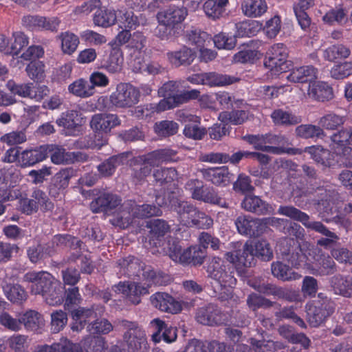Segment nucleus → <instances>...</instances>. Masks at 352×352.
I'll list each match as a JSON object with an SVG mask.
<instances>
[{
	"label": "nucleus",
	"mask_w": 352,
	"mask_h": 352,
	"mask_svg": "<svg viewBox=\"0 0 352 352\" xmlns=\"http://www.w3.org/2000/svg\"><path fill=\"white\" fill-rule=\"evenodd\" d=\"M23 281L32 283V293L41 295L47 304L55 305L63 301L60 284L50 274L30 272L24 275Z\"/></svg>",
	"instance_id": "nucleus-1"
},
{
	"label": "nucleus",
	"mask_w": 352,
	"mask_h": 352,
	"mask_svg": "<svg viewBox=\"0 0 352 352\" xmlns=\"http://www.w3.org/2000/svg\"><path fill=\"white\" fill-rule=\"evenodd\" d=\"M206 269L208 277L213 279L224 288L225 291L220 294V298L222 300H232L234 298L232 287L236 283V279L234 276V268L229 265H226L221 258L214 256L209 259Z\"/></svg>",
	"instance_id": "nucleus-2"
},
{
	"label": "nucleus",
	"mask_w": 352,
	"mask_h": 352,
	"mask_svg": "<svg viewBox=\"0 0 352 352\" xmlns=\"http://www.w3.org/2000/svg\"><path fill=\"white\" fill-rule=\"evenodd\" d=\"M162 278L160 274H157L148 267L143 272V285L135 282H120L113 287V289L122 294L131 303L138 305L140 302L141 296L148 294L149 287L162 284Z\"/></svg>",
	"instance_id": "nucleus-3"
},
{
	"label": "nucleus",
	"mask_w": 352,
	"mask_h": 352,
	"mask_svg": "<svg viewBox=\"0 0 352 352\" xmlns=\"http://www.w3.org/2000/svg\"><path fill=\"white\" fill-rule=\"evenodd\" d=\"M121 120L116 114L100 113L94 114L90 120V127L96 133L94 141L88 147L100 149L107 144V134L120 125Z\"/></svg>",
	"instance_id": "nucleus-4"
},
{
	"label": "nucleus",
	"mask_w": 352,
	"mask_h": 352,
	"mask_svg": "<svg viewBox=\"0 0 352 352\" xmlns=\"http://www.w3.org/2000/svg\"><path fill=\"white\" fill-rule=\"evenodd\" d=\"M121 325L126 330L123 346L129 352H144L147 347L145 331L135 322L122 320Z\"/></svg>",
	"instance_id": "nucleus-5"
},
{
	"label": "nucleus",
	"mask_w": 352,
	"mask_h": 352,
	"mask_svg": "<svg viewBox=\"0 0 352 352\" xmlns=\"http://www.w3.org/2000/svg\"><path fill=\"white\" fill-rule=\"evenodd\" d=\"M140 96V91L135 87L129 83L121 82L110 95L109 102L116 109H127L136 104Z\"/></svg>",
	"instance_id": "nucleus-6"
},
{
	"label": "nucleus",
	"mask_w": 352,
	"mask_h": 352,
	"mask_svg": "<svg viewBox=\"0 0 352 352\" xmlns=\"http://www.w3.org/2000/svg\"><path fill=\"white\" fill-rule=\"evenodd\" d=\"M278 213L301 222L305 227L312 229L327 237H335L336 234L329 231L319 221H309V217L306 213L293 206H280Z\"/></svg>",
	"instance_id": "nucleus-7"
},
{
	"label": "nucleus",
	"mask_w": 352,
	"mask_h": 352,
	"mask_svg": "<svg viewBox=\"0 0 352 352\" xmlns=\"http://www.w3.org/2000/svg\"><path fill=\"white\" fill-rule=\"evenodd\" d=\"M234 247L235 250L225 254V258L233 264L235 267H250L254 263L252 243L246 242L243 245L237 242L234 243Z\"/></svg>",
	"instance_id": "nucleus-8"
},
{
	"label": "nucleus",
	"mask_w": 352,
	"mask_h": 352,
	"mask_svg": "<svg viewBox=\"0 0 352 352\" xmlns=\"http://www.w3.org/2000/svg\"><path fill=\"white\" fill-rule=\"evenodd\" d=\"M131 213L133 216L138 218H146L152 216H160L162 211L155 206L148 204L137 206L134 202L129 201L125 204L124 209L120 217L123 226H125V224L128 226L133 223L130 217Z\"/></svg>",
	"instance_id": "nucleus-9"
},
{
	"label": "nucleus",
	"mask_w": 352,
	"mask_h": 352,
	"mask_svg": "<svg viewBox=\"0 0 352 352\" xmlns=\"http://www.w3.org/2000/svg\"><path fill=\"white\" fill-rule=\"evenodd\" d=\"M267 57L265 65L272 72L276 73L283 72L287 69V50L282 43L272 45L268 50Z\"/></svg>",
	"instance_id": "nucleus-10"
},
{
	"label": "nucleus",
	"mask_w": 352,
	"mask_h": 352,
	"mask_svg": "<svg viewBox=\"0 0 352 352\" xmlns=\"http://www.w3.org/2000/svg\"><path fill=\"white\" fill-rule=\"evenodd\" d=\"M249 285L258 292L265 295H272L279 299H285L289 302L298 300L299 294L298 292L277 287L273 284L265 283L257 280H249Z\"/></svg>",
	"instance_id": "nucleus-11"
},
{
	"label": "nucleus",
	"mask_w": 352,
	"mask_h": 352,
	"mask_svg": "<svg viewBox=\"0 0 352 352\" xmlns=\"http://www.w3.org/2000/svg\"><path fill=\"white\" fill-rule=\"evenodd\" d=\"M104 311V307L94 305L91 308L79 307L72 312L74 322L72 324V329L79 332L85 327V324L91 320H95L98 317L101 316Z\"/></svg>",
	"instance_id": "nucleus-12"
},
{
	"label": "nucleus",
	"mask_w": 352,
	"mask_h": 352,
	"mask_svg": "<svg viewBox=\"0 0 352 352\" xmlns=\"http://www.w3.org/2000/svg\"><path fill=\"white\" fill-rule=\"evenodd\" d=\"M307 321L313 327L320 325L333 312L328 300L322 302L314 301L306 306Z\"/></svg>",
	"instance_id": "nucleus-13"
},
{
	"label": "nucleus",
	"mask_w": 352,
	"mask_h": 352,
	"mask_svg": "<svg viewBox=\"0 0 352 352\" xmlns=\"http://www.w3.org/2000/svg\"><path fill=\"white\" fill-rule=\"evenodd\" d=\"M46 146L47 154L50 153L51 161L55 164H71L87 160V155L81 152H67L64 148L56 145Z\"/></svg>",
	"instance_id": "nucleus-14"
},
{
	"label": "nucleus",
	"mask_w": 352,
	"mask_h": 352,
	"mask_svg": "<svg viewBox=\"0 0 352 352\" xmlns=\"http://www.w3.org/2000/svg\"><path fill=\"white\" fill-rule=\"evenodd\" d=\"M187 14V10L184 7L172 5L158 12L156 17L158 23L176 28L178 24L184 21Z\"/></svg>",
	"instance_id": "nucleus-15"
},
{
	"label": "nucleus",
	"mask_w": 352,
	"mask_h": 352,
	"mask_svg": "<svg viewBox=\"0 0 352 352\" xmlns=\"http://www.w3.org/2000/svg\"><path fill=\"white\" fill-rule=\"evenodd\" d=\"M150 300L151 305L161 311L177 314L182 309L181 303L165 292H156Z\"/></svg>",
	"instance_id": "nucleus-16"
},
{
	"label": "nucleus",
	"mask_w": 352,
	"mask_h": 352,
	"mask_svg": "<svg viewBox=\"0 0 352 352\" xmlns=\"http://www.w3.org/2000/svg\"><path fill=\"white\" fill-rule=\"evenodd\" d=\"M173 210L177 214V219L184 226H193V221L197 217L199 210L190 203L177 200L173 204Z\"/></svg>",
	"instance_id": "nucleus-17"
},
{
	"label": "nucleus",
	"mask_w": 352,
	"mask_h": 352,
	"mask_svg": "<svg viewBox=\"0 0 352 352\" xmlns=\"http://www.w3.org/2000/svg\"><path fill=\"white\" fill-rule=\"evenodd\" d=\"M260 219L241 215L235 220V226L239 233L250 236H258L262 234Z\"/></svg>",
	"instance_id": "nucleus-18"
},
{
	"label": "nucleus",
	"mask_w": 352,
	"mask_h": 352,
	"mask_svg": "<svg viewBox=\"0 0 352 352\" xmlns=\"http://www.w3.org/2000/svg\"><path fill=\"white\" fill-rule=\"evenodd\" d=\"M74 175L72 168H63L52 179V183L49 187V193L53 197H58L69 186V179Z\"/></svg>",
	"instance_id": "nucleus-19"
},
{
	"label": "nucleus",
	"mask_w": 352,
	"mask_h": 352,
	"mask_svg": "<svg viewBox=\"0 0 352 352\" xmlns=\"http://www.w3.org/2000/svg\"><path fill=\"white\" fill-rule=\"evenodd\" d=\"M47 157V148L45 145L30 150H25L20 153L19 164L21 167H29L43 161Z\"/></svg>",
	"instance_id": "nucleus-20"
},
{
	"label": "nucleus",
	"mask_w": 352,
	"mask_h": 352,
	"mask_svg": "<svg viewBox=\"0 0 352 352\" xmlns=\"http://www.w3.org/2000/svg\"><path fill=\"white\" fill-rule=\"evenodd\" d=\"M196 320L205 325H215L223 323L222 315L213 305L202 307L197 310Z\"/></svg>",
	"instance_id": "nucleus-21"
},
{
	"label": "nucleus",
	"mask_w": 352,
	"mask_h": 352,
	"mask_svg": "<svg viewBox=\"0 0 352 352\" xmlns=\"http://www.w3.org/2000/svg\"><path fill=\"white\" fill-rule=\"evenodd\" d=\"M318 73V69L312 65L297 67L292 69L287 79L294 83H310L317 78Z\"/></svg>",
	"instance_id": "nucleus-22"
},
{
	"label": "nucleus",
	"mask_w": 352,
	"mask_h": 352,
	"mask_svg": "<svg viewBox=\"0 0 352 352\" xmlns=\"http://www.w3.org/2000/svg\"><path fill=\"white\" fill-rule=\"evenodd\" d=\"M151 326L156 331L152 336L155 342H160L162 338L167 343L173 342L176 340V329L171 327H167L160 319L155 318L151 320Z\"/></svg>",
	"instance_id": "nucleus-23"
},
{
	"label": "nucleus",
	"mask_w": 352,
	"mask_h": 352,
	"mask_svg": "<svg viewBox=\"0 0 352 352\" xmlns=\"http://www.w3.org/2000/svg\"><path fill=\"white\" fill-rule=\"evenodd\" d=\"M307 96L312 100L324 102L333 98V92L332 88L327 82L314 81L309 85Z\"/></svg>",
	"instance_id": "nucleus-24"
},
{
	"label": "nucleus",
	"mask_w": 352,
	"mask_h": 352,
	"mask_svg": "<svg viewBox=\"0 0 352 352\" xmlns=\"http://www.w3.org/2000/svg\"><path fill=\"white\" fill-rule=\"evenodd\" d=\"M241 207L248 212L261 215L271 214L274 212L272 206L255 195L246 196L241 203Z\"/></svg>",
	"instance_id": "nucleus-25"
},
{
	"label": "nucleus",
	"mask_w": 352,
	"mask_h": 352,
	"mask_svg": "<svg viewBox=\"0 0 352 352\" xmlns=\"http://www.w3.org/2000/svg\"><path fill=\"white\" fill-rule=\"evenodd\" d=\"M203 175L206 180L217 186H226L230 182V173L226 166L205 169Z\"/></svg>",
	"instance_id": "nucleus-26"
},
{
	"label": "nucleus",
	"mask_w": 352,
	"mask_h": 352,
	"mask_svg": "<svg viewBox=\"0 0 352 352\" xmlns=\"http://www.w3.org/2000/svg\"><path fill=\"white\" fill-rule=\"evenodd\" d=\"M168 61L175 67L190 65L195 58V52L187 47L167 53Z\"/></svg>",
	"instance_id": "nucleus-27"
},
{
	"label": "nucleus",
	"mask_w": 352,
	"mask_h": 352,
	"mask_svg": "<svg viewBox=\"0 0 352 352\" xmlns=\"http://www.w3.org/2000/svg\"><path fill=\"white\" fill-rule=\"evenodd\" d=\"M267 8V4L265 0H243L241 3L243 14L250 18L263 16Z\"/></svg>",
	"instance_id": "nucleus-28"
},
{
	"label": "nucleus",
	"mask_w": 352,
	"mask_h": 352,
	"mask_svg": "<svg viewBox=\"0 0 352 352\" xmlns=\"http://www.w3.org/2000/svg\"><path fill=\"white\" fill-rule=\"evenodd\" d=\"M330 283L336 294L346 298L352 297V277L336 275L331 278Z\"/></svg>",
	"instance_id": "nucleus-29"
},
{
	"label": "nucleus",
	"mask_w": 352,
	"mask_h": 352,
	"mask_svg": "<svg viewBox=\"0 0 352 352\" xmlns=\"http://www.w3.org/2000/svg\"><path fill=\"white\" fill-rule=\"evenodd\" d=\"M19 316L21 324L27 331H36L44 326L43 316L35 310L29 309Z\"/></svg>",
	"instance_id": "nucleus-30"
},
{
	"label": "nucleus",
	"mask_w": 352,
	"mask_h": 352,
	"mask_svg": "<svg viewBox=\"0 0 352 352\" xmlns=\"http://www.w3.org/2000/svg\"><path fill=\"white\" fill-rule=\"evenodd\" d=\"M70 94L76 97L86 98L93 96L95 89L93 84L84 78H79L71 83L68 87Z\"/></svg>",
	"instance_id": "nucleus-31"
},
{
	"label": "nucleus",
	"mask_w": 352,
	"mask_h": 352,
	"mask_svg": "<svg viewBox=\"0 0 352 352\" xmlns=\"http://www.w3.org/2000/svg\"><path fill=\"white\" fill-rule=\"evenodd\" d=\"M305 151L311 155V157L318 163L324 167L333 165V155L327 149L321 146H312L306 147Z\"/></svg>",
	"instance_id": "nucleus-32"
},
{
	"label": "nucleus",
	"mask_w": 352,
	"mask_h": 352,
	"mask_svg": "<svg viewBox=\"0 0 352 352\" xmlns=\"http://www.w3.org/2000/svg\"><path fill=\"white\" fill-rule=\"evenodd\" d=\"M34 352H83L81 346L67 339L61 340L60 342L52 346L43 345L36 348Z\"/></svg>",
	"instance_id": "nucleus-33"
},
{
	"label": "nucleus",
	"mask_w": 352,
	"mask_h": 352,
	"mask_svg": "<svg viewBox=\"0 0 352 352\" xmlns=\"http://www.w3.org/2000/svg\"><path fill=\"white\" fill-rule=\"evenodd\" d=\"M82 121V114L80 110L70 109L63 113L60 118L56 120V124L68 130L75 129L81 125Z\"/></svg>",
	"instance_id": "nucleus-34"
},
{
	"label": "nucleus",
	"mask_w": 352,
	"mask_h": 352,
	"mask_svg": "<svg viewBox=\"0 0 352 352\" xmlns=\"http://www.w3.org/2000/svg\"><path fill=\"white\" fill-rule=\"evenodd\" d=\"M314 5V0H299V1L294 6V10L298 24L304 30H306L311 23L310 19L308 16L306 10L309 9Z\"/></svg>",
	"instance_id": "nucleus-35"
},
{
	"label": "nucleus",
	"mask_w": 352,
	"mask_h": 352,
	"mask_svg": "<svg viewBox=\"0 0 352 352\" xmlns=\"http://www.w3.org/2000/svg\"><path fill=\"white\" fill-rule=\"evenodd\" d=\"M274 276L284 281L298 280L301 275L293 271L289 266L281 262H273L271 266Z\"/></svg>",
	"instance_id": "nucleus-36"
},
{
	"label": "nucleus",
	"mask_w": 352,
	"mask_h": 352,
	"mask_svg": "<svg viewBox=\"0 0 352 352\" xmlns=\"http://www.w3.org/2000/svg\"><path fill=\"white\" fill-rule=\"evenodd\" d=\"M168 248L169 256L173 261L181 263H191L190 257L193 252V247L182 250L177 243L173 242L170 244L168 242Z\"/></svg>",
	"instance_id": "nucleus-37"
},
{
	"label": "nucleus",
	"mask_w": 352,
	"mask_h": 352,
	"mask_svg": "<svg viewBox=\"0 0 352 352\" xmlns=\"http://www.w3.org/2000/svg\"><path fill=\"white\" fill-rule=\"evenodd\" d=\"M117 21V12L111 9H99L93 16L95 25L108 28L116 23Z\"/></svg>",
	"instance_id": "nucleus-38"
},
{
	"label": "nucleus",
	"mask_w": 352,
	"mask_h": 352,
	"mask_svg": "<svg viewBox=\"0 0 352 352\" xmlns=\"http://www.w3.org/2000/svg\"><path fill=\"white\" fill-rule=\"evenodd\" d=\"M117 21L119 26L124 29L135 28L140 23L138 19L135 16L130 8H121L118 10Z\"/></svg>",
	"instance_id": "nucleus-39"
},
{
	"label": "nucleus",
	"mask_w": 352,
	"mask_h": 352,
	"mask_svg": "<svg viewBox=\"0 0 352 352\" xmlns=\"http://www.w3.org/2000/svg\"><path fill=\"white\" fill-rule=\"evenodd\" d=\"M254 257L263 261H269L273 258L274 253L270 243L264 239L251 242Z\"/></svg>",
	"instance_id": "nucleus-40"
},
{
	"label": "nucleus",
	"mask_w": 352,
	"mask_h": 352,
	"mask_svg": "<svg viewBox=\"0 0 352 352\" xmlns=\"http://www.w3.org/2000/svg\"><path fill=\"white\" fill-rule=\"evenodd\" d=\"M57 38L60 41L61 50L65 54H73L80 43L78 36L69 31L60 33Z\"/></svg>",
	"instance_id": "nucleus-41"
},
{
	"label": "nucleus",
	"mask_w": 352,
	"mask_h": 352,
	"mask_svg": "<svg viewBox=\"0 0 352 352\" xmlns=\"http://www.w3.org/2000/svg\"><path fill=\"white\" fill-rule=\"evenodd\" d=\"M147 155L136 159L137 165L133 168L132 177L135 183L142 182L151 172L153 166L147 162Z\"/></svg>",
	"instance_id": "nucleus-42"
},
{
	"label": "nucleus",
	"mask_w": 352,
	"mask_h": 352,
	"mask_svg": "<svg viewBox=\"0 0 352 352\" xmlns=\"http://www.w3.org/2000/svg\"><path fill=\"white\" fill-rule=\"evenodd\" d=\"M350 55L351 50L348 47L342 44H336L325 49L322 56L326 60L334 62L338 59H346Z\"/></svg>",
	"instance_id": "nucleus-43"
},
{
	"label": "nucleus",
	"mask_w": 352,
	"mask_h": 352,
	"mask_svg": "<svg viewBox=\"0 0 352 352\" xmlns=\"http://www.w3.org/2000/svg\"><path fill=\"white\" fill-rule=\"evenodd\" d=\"M271 118L276 125L290 126L297 124L301 122L299 116L283 109L274 110L271 114Z\"/></svg>",
	"instance_id": "nucleus-44"
},
{
	"label": "nucleus",
	"mask_w": 352,
	"mask_h": 352,
	"mask_svg": "<svg viewBox=\"0 0 352 352\" xmlns=\"http://www.w3.org/2000/svg\"><path fill=\"white\" fill-rule=\"evenodd\" d=\"M250 117L248 111L236 110L231 112L223 111L219 116V120L225 124H241Z\"/></svg>",
	"instance_id": "nucleus-45"
},
{
	"label": "nucleus",
	"mask_w": 352,
	"mask_h": 352,
	"mask_svg": "<svg viewBox=\"0 0 352 352\" xmlns=\"http://www.w3.org/2000/svg\"><path fill=\"white\" fill-rule=\"evenodd\" d=\"M119 265L124 270H126V271H124V273H126L129 276L136 275L140 276L141 272L143 276L144 271L148 267L151 269V267H143L144 264H142L138 258L134 256H129L122 261H120Z\"/></svg>",
	"instance_id": "nucleus-46"
},
{
	"label": "nucleus",
	"mask_w": 352,
	"mask_h": 352,
	"mask_svg": "<svg viewBox=\"0 0 352 352\" xmlns=\"http://www.w3.org/2000/svg\"><path fill=\"white\" fill-rule=\"evenodd\" d=\"M186 38L189 44L195 45L197 49L210 45L211 37L206 32L198 29H192L186 32Z\"/></svg>",
	"instance_id": "nucleus-47"
},
{
	"label": "nucleus",
	"mask_w": 352,
	"mask_h": 352,
	"mask_svg": "<svg viewBox=\"0 0 352 352\" xmlns=\"http://www.w3.org/2000/svg\"><path fill=\"white\" fill-rule=\"evenodd\" d=\"M127 155L126 153H122L109 158L98 166V171L102 176L106 177L112 175L118 166L124 164L126 161Z\"/></svg>",
	"instance_id": "nucleus-48"
},
{
	"label": "nucleus",
	"mask_w": 352,
	"mask_h": 352,
	"mask_svg": "<svg viewBox=\"0 0 352 352\" xmlns=\"http://www.w3.org/2000/svg\"><path fill=\"white\" fill-rule=\"evenodd\" d=\"M124 58L122 52L119 49H113L109 55L108 60L103 65L102 67L109 73L116 74L121 72Z\"/></svg>",
	"instance_id": "nucleus-49"
},
{
	"label": "nucleus",
	"mask_w": 352,
	"mask_h": 352,
	"mask_svg": "<svg viewBox=\"0 0 352 352\" xmlns=\"http://www.w3.org/2000/svg\"><path fill=\"white\" fill-rule=\"evenodd\" d=\"M148 228H150L151 238L153 240L159 241L160 245V238L164 236L170 230V226L162 219H153L148 222Z\"/></svg>",
	"instance_id": "nucleus-50"
},
{
	"label": "nucleus",
	"mask_w": 352,
	"mask_h": 352,
	"mask_svg": "<svg viewBox=\"0 0 352 352\" xmlns=\"http://www.w3.org/2000/svg\"><path fill=\"white\" fill-rule=\"evenodd\" d=\"M296 309L297 307L294 305L283 307L278 311H276L274 315L278 320H282L284 319L291 320L299 327L305 328L306 324L305 322L296 313Z\"/></svg>",
	"instance_id": "nucleus-51"
},
{
	"label": "nucleus",
	"mask_w": 352,
	"mask_h": 352,
	"mask_svg": "<svg viewBox=\"0 0 352 352\" xmlns=\"http://www.w3.org/2000/svg\"><path fill=\"white\" fill-rule=\"evenodd\" d=\"M228 0H206L204 5L206 14L212 19H218L222 14Z\"/></svg>",
	"instance_id": "nucleus-52"
},
{
	"label": "nucleus",
	"mask_w": 352,
	"mask_h": 352,
	"mask_svg": "<svg viewBox=\"0 0 352 352\" xmlns=\"http://www.w3.org/2000/svg\"><path fill=\"white\" fill-rule=\"evenodd\" d=\"M176 155V151L164 148L154 151L147 154V162L153 164V166H158L164 162H168L173 160Z\"/></svg>",
	"instance_id": "nucleus-53"
},
{
	"label": "nucleus",
	"mask_w": 352,
	"mask_h": 352,
	"mask_svg": "<svg viewBox=\"0 0 352 352\" xmlns=\"http://www.w3.org/2000/svg\"><path fill=\"white\" fill-rule=\"evenodd\" d=\"M28 76L34 82H42L45 78V66L40 60L31 61L26 67Z\"/></svg>",
	"instance_id": "nucleus-54"
},
{
	"label": "nucleus",
	"mask_w": 352,
	"mask_h": 352,
	"mask_svg": "<svg viewBox=\"0 0 352 352\" xmlns=\"http://www.w3.org/2000/svg\"><path fill=\"white\" fill-rule=\"evenodd\" d=\"M3 289L6 298L14 303H21L27 299L26 292L19 285H6Z\"/></svg>",
	"instance_id": "nucleus-55"
},
{
	"label": "nucleus",
	"mask_w": 352,
	"mask_h": 352,
	"mask_svg": "<svg viewBox=\"0 0 352 352\" xmlns=\"http://www.w3.org/2000/svg\"><path fill=\"white\" fill-rule=\"evenodd\" d=\"M54 252V250L50 245L46 246L41 245H34L30 247L28 250V257L31 262L34 263H36L47 256H51Z\"/></svg>",
	"instance_id": "nucleus-56"
},
{
	"label": "nucleus",
	"mask_w": 352,
	"mask_h": 352,
	"mask_svg": "<svg viewBox=\"0 0 352 352\" xmlns=\"http://www.w3.org/2000/svg\"><path fill=\"white\" fill-rule=\"evenodd\" d=\"M204 78L205 85L210 87L228 85L235 81L234 77L214 72L205 73Z\"/></svg>",
	"instance_id": "nucleus-57"
},
{
	"label": "nucleus",
	"mask_w": 352,
	"mask_h": 352,
	"mask_svg": "<svg viewBox=\"0 0 352 352\" xmlns=\"http://www.w3.org/2000/svg\"><path fill=\"white\" fill-rule=\"evenodd\" d=\"M345 120L343 116L333 113H327L321 117L318 121L319 126L327 130H335L342 125Z\"/></svg>",
	"instance_id": "nucleus-58"
},
{
	"label": "nucleus",
	"mask_w": 352,
	"mask_h": 352,
	"mask_svg": "<svg viewBox=\"0 0 352 352\" xmlns=\"http://www.w3.org/2000/svg\"><path fill=\"white\" fill-rule=\"evenodd\" d=\"M236 35L240 37H250L261 29V25L256 21H243L236 25Z\"/></svg>",
	"instance_id": "nucleus-59"
},
{
	"label": "nucleus",
	"mask_w": 352,
	"mask_h": 352,
	"mask_svg": "<svg viewBox=\"0 0 352 352\" xmlns=\"http://www.w3.org/2000/svg\"><path fill=\"white\" fill-rule=\"evenodd\" d=\"M157 104H148L141 109L139 111L145 113V116H148L150 113H160L166 110L174 108V104L170 98L164 97Z\"/></svg>",
	"instance_id": "nucleus-60"
},
{
	"label": "nucleus",
	"mask_w": 352,
	"mask_h": 352,
	"mask_svg": "<svg viewBox=\"0 0 352 352\" xmlns=\"http://www.w3.org/2000/svg\"><path fill=\"white\" fill-rule=\"evenodd\" d=\"M178 129V124L172 120H162L156 122L154 125L155 132L161 137L173 135L177 133Z\"/></svg>",
	"instance_id": "nucleus-61"
},
{
	"label": "nucleus",
	"mask_w": 352,
	"mask_h": 352,
	"mask_svg": "<svg viewBox=\"0 0 352 352\" xmlns=\"http://www.w3.org/2000/svg\"><path fill=\"white\" fill-rule=\"evenodd\" d=\"M164 67L155 61L135 60L134 70L141 73H146L150 75H156L164 71Z\"/></svg>",
	"instance_id": "nucleus-62"
},
{
	"label": "nucleus",
	"mask_w": 352,
	"mask_h": 352,
	"mask_svg": "<svg viewBox=\"0 0 352 352\" xmlns=\"http://www.w3.org/2000/svg\"><path fill=\"white\" fill-rule=\"evenodd\" d=\"M298 136L308 139L320 138L324 135V131L319 126L313 124H301L296 128Z\"/></svg>",
	"instance_id": "nucleus-63"
},
{
	"label": "nucleus",
	"mask_w": 352,
	"mask_h": 352,
	"mask_svg": "<svg viewBox=\"0 0 352 352\" xmlns=\"http://www.w3.org/2000/svg\"><path fill=\"white\" fill-rule=\"evenodd\" d=\"M331 76L336 80H342L352 75V60L334 65L330 70Z\"/></svg>",
	"instance_id": "nucleus-64"
}]
</instances>
